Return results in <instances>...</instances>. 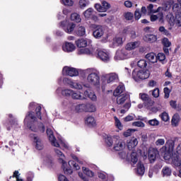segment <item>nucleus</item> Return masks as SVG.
Returning a JSON list of instances; mask_svg holds the SVG:
<instances>
[{
    "instance_id": "31",
    "label": "nucleus",
    "mask_w": 181,
    "mask_h": 181,
    "mask_svg": "<svg viewBox=\"0 0 181 181\" xmlns=\"http://www.w3.org/2000/svg\"><path fill=\"white\" fill-rule=\"evenodd\" d=\"M128 97L129 95L127 94L123 93L117 98V103L119 104V105L124 104V103L128 100Z\"/></svg>"
},
{
    "instance_id": "40",
    "label": "nucleus",
    "mask_w": 181,
    "mask_h": 181,
    "mask_svg": "<svg viewBox=\"0 0 181 181\" xmlns=\"http://www.w3.org/2000/svg\"><path fill=\"white\" fill-rule=\"evenodd\" d=\"M68 163H69V165L71 168H74V169H75V170H80V165H78V164H77V163H76V161L69 160Z\"/></svg>"
},
{
    "instance_id": "5",
    "label": "nucleus",
    "mask_w": 181,
    "mask_h": 181,
    "mask_svg": "<svg viewBox=\"0 0 181 181\" xmlns=\"http://www.w3.org/2000/svg\"><path fill=\"white\" fill-rule=\"evenodd\" d=\"M71 98L73 100H86V98H90L92 101H97V95L93 91L88 89L83 92V95H81L80 92H76L73 90L72 94L71 95Z\"/></svg>"
},
{
    "instance_id": "50",
    "label": "nucleus",
    "mask_w": 181,
    "mask_h": 181,
    "mask_svg": "<svg viewBox=\"0 0 181 181\" xmlns=\"http://www.w3.org/2000/svg\"><path fill=\"white\" fill-rule=\"evenodd\" d=\"M135 131L136 130L134 129H127L123 133V135L125 136V138H128V136H131V135H132V132H135Z\"/></svg>"
},
{
    "instance_id": "62",
    "label": "nucleus",
    "mask_w": 181,
    "mask_h": 181,
    "mask_svg": "<svg viewBox=\"0 0 181 181\" xmlns=\"http://www.w3.org/2000/svg\"><path fill=\"white\" fill-rule=\"evenodd\" d=\"M152 95L154 98L159 97V88H156L152 91Z\"/></svg>"
},
{
    "instance_id": "14",
    "label": "nucleus",
    "mask_w": 181,
    "mask_h": 181,
    "mask_svg": "<svg viewBox=\"0 0 181 181\" xmlns=\"http://www.w3.org/2000/svg\"><path fill=\"white\" fill-rule=\"evenodd\" d=\"M61 27L63 28L66 33H71L74 30V28H76V24L66 21L61 23Z\"/></svg>"
},
{
    "instance_id": "45",
    "label": "nucleus",
    "mask_w": 181,
    "mask_h": 181,
    "mask_svg": "<svg viewBox=\"0 0 181 181\" xmlns=\"http://www.w3.org/2000/svg\"><path fill=\"white\" fill-rule=\"evenodd\" d=\"M61 2L65 6H73L74 5V0H61Z\"/></svg>"
},
{
    "instance_id": "28",
    "label": "nucleus",
    "mask_w": 181,
    "mask_h": 181,
    "mask_svg": "<svg viewBox=\"0 0 181 181\" xmlns=\"http://www.w3.org/2000/svg\"><path fill=\"white\" fill-rule=\"evenodd\" d=\"M136 145H138L137 139H132L131 140L127 141V148L129 151L134 149Z\"/></svg>"
},
{
    "instance_id": "32",
    "label": "nucleus",
    "mask_w": 181,
    "mask_h": 181,
    "mask_svg": "<svg viewBox=\"0 0 181 181\" xmlns=\"http://www.w3.org/2000/svg\"><path fill=\"white\" fill-rule=\"evenodd\" d=\"M172 164L176 167L180 166L181 165L180 157H179L177 155H174L172 157Z\"/></svg>"
},
{
    "instance_id": "49",
    "label": "nucleus",
    "mask_w": 181,
    "mask_h": 181,
    "mask_svg": "<svg viewBox=\"0 0 181 181\" xmlns=\"http://www.w3.org/2000/svg\"><path fill=\"white\" fill-rule=\"evenodd\" d=\"M133 127H138L139 128L145 127V123L141 121H137L132 123Z\"/></svg>"
},
{
    "instance_id": "38",
    "label": "nucleus",
    "mask_w": 181,
    "mask_h": 181,
    "mask_svg": "<svg viewBox=\"0 0 181 181\" xmlns=\"http://www.w3.org/2000/svg\"><path fill=\"white\" fill-rule=\"evenodd\" d=\"M71 19L77 23H80V22H81V18H80V15L77 14V13H72L71 15Z\"/></svg>"
},
{
    "instance_id": "59",
    "label": "nucleus",
    "mask_w": 181,
    "mask_h": 181,
    "mask_svg": "<svg viewBox=\"0 0 181 181\" xmlns=\"http://www.w3.org/2000/svg\"><path fill=\"white\" fill-rule=\"evenodd\" d=\"M40 111H42V107L40 106H37L35 109V112H36V115L37 117V118H39V119H42V116H41V112Z\"/></svg>"
},
{
    "instance_id": "13",
    "label": "nucleus",
    "mask_w": 181,
    "mask_h": 181,
    "mask_svg": "<svg viewBox=\"0 0 181 181\" xmlns=\"http://www.w3.org/2000/svg\"><path fill=\"white\" fill-rule=\"evenodd\" d=\"M62 74L64 76H69L70 77H76L78 76V71L76 68L65 66L63 68Z\"/></svg>"
},
{
    "instance_id": "1",
    "label": "nucleus",
    "mask_w": 181,
    "mask_h": 181,
    "mask_svg": "<svg viewBox=\"0 0 181 181\" xmlns=\"http://www.w3.org/2000/svg\"><path fill=\"white\" fill-rule=\"evenodd\" d=\"M47 134L51 145L55 147L54 151L57 158H59V163H62V168L65 175H71L73 173V170L67 168V163L64 161V158H66L64 153H63L60 149H58V148L62 147L65 149H69V144L60 139L57 140L56 137H54V135L53 134V130L50 128L47 129Z\"/></svg>"
},
{
    "instance_id": "60",
    "label": "nucleus",
    "mask_w": 181,
    "mask_h": 181,
    "mask_svg": "<svg viewBox=\"0 0 181 181\" xmlns=\"http://www.w3.org/2000/svg\"><path fill=\"white\" fill-rule=\"evenodd\" d=\"M164 91V98H169V96L170 95V90L168 87L164 88L163 89Z\"/></svg>"
},
{
    "instance_id": "29",
    "label": "nucleus",
    "mask_w": 181,
    "mask_h": 181,
    "mask_svg": "<svg viewBox=\"0 0 181 181\" xmlns=\"http://www.w3.org/2000/svg\"><path fill=\"white\" fill-rule=\"evenodd\" d=\"M146 59L150 62V63H156L158 62V58H156V54L153 52H150L146 55Z\"/></svg>"
},
{
    "instance_id": "46",
    "label": "nucleus",
    "mask_w": 181,
    "mask_h": 181,
    "mask_svg": "<svg viewBox=\"0 0 181 181\" xmlns=\"http://www.w3.org/2000/svg\"><path fill=\"white\" fill-rule=\"evenodd\" d=\"M124 109L120 110L121 114H125L127 111H128L129 108H131V103H126L125 105H124Z\"/></svg>"
},
{
    "instance_id": "8",
    "label": "nucleus",
    "mask_w": 181,
    "mask_h": 181,
    "mask_svg": "<svg viewBox=\"0 0 181 181\" xmlns=\"http://www.w3.org/2000/svg\"><path fill=\"white\" fill-rule=\"evenodd\" d=\"M132 54L133 53L131 52V50H128L127 48H125L116 52L115 60H124V59H129V57H132Z\"/></svg>"
},
{
    "instance_id": "33",
    "label": "nucleus",
    "mask_w": 181,
    "mask_h": 181,
    "mask_svg": "<svg viewBox=\"0 0 181 181\" xmlns=\"http://www.w3.org/2000/svg\"><path fill=\"white\" fill-rule=\"evenodd\" d=\"M160 11V7H158L156 10L153 9V4H149L147 6V14L152 15V13H158Z\"/></svg>"
},
{
    "instance_id": "36",
    "label": "nucleus",
    "mask_w": 181,
    "mask_h": 181,
    "mask_svg": "<svg viewBox=\"0 0 181 181\" xmlns=\"http://www.w3.org/2000/svg\"><path fill=\"white\" fill-rule=\"evenodd\" d=\"M93 13H94V10L91 8H88L86 11L83 12L84 17L86 19H90V18L93 16Z\"/></svg>"
},
{
    "instance_id": "11",
    "label": "nucleus",
    "mask_w": 181,
    "mask_h": 181,
    "mask_svg": "<svg viewBox=\"0 0 181 181\" xmlns=\"http://www.w3.org/2000/svg\"><path fill=\"white\" fill-rule=\"evenodd\" d=\"M93 29H94L93 35L95 39H100L102 36L105 35V27L103 25H93Z\"/></svg>"
},
{
    "instance_id": "12",
    "label": "nucleus",
    "mask_w": 181,
    "mask_h": 181,
    "mask_svg": "<svg viewBox=\"0 0 181 181\" xmlns=\"http://www.w3.org/2000/svg\"><path fill=\"white\" fill-rule=\"evenodd\" d=\"M93 43V41L88 38H81L76 41V45L77 47H88V49H90V47H93L91 44Z\"/></svg>"
},
{
    "instance_id": "47",
    "label": "nucleus",
    "mask_w": 181,
    "mask_h": 181,
    "mask_svg": "<svg viewBox=\"0 0 181 181\" xmlns=\"http://www.w3.org/2000/svg\"><path fill=\"white\" fill-rule=\"evenodd\" d=\"M98 176L103 181L108 180V175L105 173H98Z\"/></svg>"
},
{
    "instance_id": "22",
    "label": "nucleus",
    "mask_w": 181,
    "mask_h": 181,
    "mask_svg": "<svg viewBox=\"0 0 181 181\" xmlns=\"http://www.w3.org/2000/svg\"><path fill=\"white\" fill-rule=\"evenodd\" d=\"M105 77L108 84H110V83H112L118 80V74H117L116 73H111L109 74H106Z\"/></svg>"
},
{
    "instance_id": "16",
    "label": "nucleus",
    "mask_w": 181,
    "mask_h": 181,
    "mask_svg": "<svg viewBox=\"0 0 181 181\" xmlns=\"http://www.w3.org/2000/svg\"><path fill=\"white\" fill-rule=\"evenodd\" d=\"M158 156H159V151L158 149L154 148H150L148 149V160L150 163H154Z\"/></svg>"
},
{
    "instance_id": "63",
    "label": "nucleus",
    "mask_w": 181,
    "mask_h": 181,
    "mask_svg": "<svg viewBox=\"0 0 181 181\" xmlns=\"http://www.w3.org/2000/svg\"><path fill=\"white\" fill-rule=\"evenodd\" d=\"M159 32H161V33H163V35H169V31L166 29H165V27L163 26H160L159 28Z\"/></svg>"
},
{
    "instance_id": "64",
    "label": "nucleus",
    "mask_w": 181,
    "mask_h": 181,
    "mask_svg": "<svg viewBox=\"0 0 181 181\" xmlns=\"http://www.w3.org/2000/svg\"><path fill=\"white\" fill-rule=\"evenodd\" d=\"M33 173L32 172H29L28 174H27V181H32L33 180Z\"/></svg>"
},
{
    "instance_id": "44",
    "label": "nucleus",
    "mask_w": 181,
    "mask_h": 181,
    "mask_svg": "<svg viewBox=\"0 0 181 181\" xmlns=\"http://www.w3.org/2000/svg\"><path fill=\"white\" fill-rule=\"evenodd\" d=\"M114 119L115 126L117 127V128H118V129L121 131L122 129V124H121V121H119V119H118L117 116L114 117Z\"/></svg>"
},
{
    "instance_id": "55",
    "label": "nucleus",
    "mask_w": 181,
    "mask_h": 181,
    "mask_svg": "<svg viewBox=\"0 0 181 181\" xmlns=\"http://www.w3.org/2000/svg\"><path fill=\"white\" fill-rule=\"evenodd\" d=\"M148 124L151 127H158L159 125V121L156 119H153L148 121Z\"/></svg>"
},
{
    "instance_id": "57",
    "label": "nucleus",
    "mask_w": 181,
    "mask_h": 181,
    "mask_svg": "<svg viewBox=\"0 0 181 181\" xmlns=\"http://www.w3.org/2000/svg\"><path fill=\"white\" fill-rule=\"evenodd\" d=\"M157 60H159V62H163L166 59V56L163 53H158L156 56Z\"/></svg>"
},
{
    "instance_id": "35",
    "label": "nucleus",
    "mask_w": 181,
    "mask_h": 181,
    "mask_svg": "<svg viewBox=\"0 0 181 181\" xmlns=\"http://www.w3.org/2000/svg\"><path fill=\"white\" fill-rule=\"evenodd\" d=\"M122 37H116L115 38L113 39L112 45L113 47H117L121 45H122Z\"/></svg>"
},
{
    "instance_id": "19",
    "label": "nucleus",
    "mask_w": 181,
    "mask_h": 181,
    "mask_svg": "<svg viewBox=\"0 0 181 181\" xmlns=\"http://www.w3.org/2000/svg\"><path fill=\"white\" fill-rule=\"evenodd\" d=\"M141 46V42L140 41H134L128 42L125 45L126 50H130V52H132V50H135V49H138Z\"/></svg>"
},
{
    "instance_id": "3",
    "label": "nucleus",
    "mask_w": 181,
    "mask_h": 181,
    "mask_svg": "<svg viewBox=\"0 0 181 181\" xmlns=\"http://www.w3.org/2000/svg\"><path fill=\"white\" fill-rule=\"evenodd\" d=\"M24 124L34 132H37V131L45 132V125L42 123H40L37 127H35V125H37V121H36V117H35V115H33V112H29L28 115L25 116Z\"/></svg>"
},
{
    "instance_id": "42",
    "label": "nucleus",
    "mask_w": 181,
    "mask_h": 181,
    "mask_svg": "<svg viewBox=\"0 0 181 181\" xmlns=\"http://www.w3.org/2000/svg\"><path fill=\"white\" fill-rule=\"evenodd\" d=\"M83 172L85 173V175H86V176H88L89 177H93V176H94V173L86 167H83Z\"/></svg>"
},
{
    "instance_id": "56",
    "label": "nucleus",
    "mask_w": 181,
    "mask_h": 181,
    "mask_svg": "<svg viewBox=\"0 0 181 181\" xmlns=\"http://www.w3.org/2000/svg\"><path fill=\"white\" fill-rule=\"evenodd\" d=\"M139 98L142 101H149V95L146 93H139Z\"/></svg>"
},
{
    "instance_id": "51",
    "label": "nucleus",
    "mask_w": 181,
    "mask_h": 181,
    "mask_svg": "<svg viewBox=\"0 0 181 181\" xmlns=\"http://www.w3.org/2000/svg\"><path fill=\"white\" fill-rule=\"evenodd\" d=\"M88 1L87 0H80L79 1V6L81 9H84L86 6H88Z\"/></svg>"
},
{
    "instance_id": "30",
    "label": "nucleus",
    "mask_w": 181,
    "mask_h": 181,
    "mask_svg": "<svg viewBox=\"0 0 181 181\" xmlns=\"http://www.w3.org/2000/svg\"><path fill=\"white\" fill-rule=\"evenodd\" d=\"M124 91H125V86H124V85H119L115 90V91L113 93V95H115V97H118V95H121V94H122V93H124Z\"/></svg>"
},
{
    "instance_id": "61",
    "label": "nucleus",
    "mask_w": 181,
    "mask_h": 181,
    "mask_svg": "<svg viewBox=\"0 0 181 181\" xmlns=\"http://www.w3.org/2000/svg\"><path fill=\"white\" fill-rule=\"evenodd\" d=\"M156 145L157 146H162V145H165V139H158L156 141Z\"/></svg>"
},
{
    "instance_id": "52",
    "label": "nucleus",
    "mask_w": 181,
    "mask_h": 181,
    "mask_svg": "<svg viewBox=\"0 0 181 181\" xmlns=\"http://www.w3.org/2000/svg\"><path fill=\"white\" fill-rule=\"evenodd\" d=\"M174 4V1L170 0V1H168L165 3V6L164 7V11H169V9H170V8H172L173 4Z\"/></svg>"
},
{
    "instance_id": "10",
    "label": "nucleus",
    "mask_w": 181,
    "mask_h": 181,
    "mask_svg": "<svg viewBox=\"0 0 181 181\" xmlns=\"http://www.w3.org/2000/svg\"><path fill=\"white\" fill-rule=\"evenodd\" d=\"M119 156L122 159H125L126 158V159L127 160H130V162H132L133 165H136L138 162V154L136 153V152H132L129 157L128 155L127 156L125 151H122L119 153Z\"/></svg>"
},
{
    "instance_id": "20",
    "label": "nucleus",
    "mask_w": 181,
    "mask_h": 181,
    "mask_svg": "<svg viewBox=\"0 0 181 181\" xmlns=\"http://www.w3.org/2000/svg\"><path fill=\"white\" fill-rule=\"evenodd\" d=\"M75 49H76V46L74 45V44L71 42H65L62 45V50H64V52H66L67 53H70L71 52H74Z\"/></svg>"
},
{
    "instance_id": "34",
    "label": "nucleus",
    "mask_w": 181,
    "mask_h": 181,
    "mask_svg": "<svg viewBox=\"0 0 181 181\" xmlns=\"http://www.w3.org/2000/svg\"><path fill=\"white\" fill-rule=\"evenodd\" d=\"M172 10L175 15H181V4L180 3L174 4Z\"/></svg>"
},
{
    "instance_id": "7",
    "label": "nucleus",
    "mask_w": 181,
    "mask_h": 181,
    "mask_svg": "<svg viewBox=\"0 0 181 181\" xmlns=\"http://www.w3.org/2000/svg\"><path fill=\"white\" fill-rule=\"evenodd\" d=\"M63 83L64 84H67L68 86H69L71 88H74L75 90H83V88H90L91 87L89 83L83 85L79 82L74 81L69 78H64Z\"/></svg>"
},
{
    "instance_id": "21",
    "label": "nucleus",
    "mask_w": 181,
    "mask_h": 181,
    "mask_svg": "<svg viewBox=\"0 0 181 181\" xmlns=\"http://www.w3.org/2000/svg\"><path fill=\"white\" fill-rule=\"evenodd\" d=\"M150 19L151 22H156L158 21L160 23H163V13L160 12L157 15L151 14L150 15Z\"/></svg>"
},
{
    "instance_id": "15",
    "label": "nucleus",
    "mask_w": 181,
    "mask_h": 181,
    "mask_svg": "<svg viewBox=\"0 0 181 181\" xmlns=\"http://www.w3.org/2000/svg\"><path fill=\"white\" fill-rule=\"evenodd\" d=\"M83 107H85V111H86V112H95L96 111L95 105L90 103L86 105H77L75 108L76 111H80V108Z\"/></svg>"
},
{
    "instance_id": "17",
    "label": "nucleus",
    "mask_w": 181,
    "mask_h": 181,
    "mask_svg": "<svg viewBox=\"0 0 181 181\" xmlns=\"http://www.w3.org/2000/svg\"><path fill=\"white\" fill-rule=\"evenodd\" d=\"M30 136V138L33 139V142L35 145L36 149H37L38 151H42V149H43L44 148L42 139H40V138L37 136V135L33 134H31Z\"/></svg>"
},
{
    "instance_id": "37",
    "label": "nucleus",
    "mask_w": 181,
    "mask_h": 181,
    "mask_svg": "<svg viewBox=\"0 0 181 181\" xmlns=\"http://www.w3.org/2000/svg\"><path fill=\"white\" fill-rule=\"evenodd\" d=\"M86 123L89 127H94V125H95V119H94V117L91 116L88 117L86 119Z\"/></svg>"
},
{
    "instance_id": "27",
    "label": "nucleus",
    "mask_w": 181,
    "mask_h": 181,
    "mask_svg": "<svg viewBox=\"0 0 181 181\" xmlns=\"http://www.w3.org/2000/svg\"><path fill=\"white\" fill-rule=\"evenodd\" d=\"M161 175L163 177H169V176L172 175V169L169 167H164L162 169Z\"/></svg>"
},
{
    "instance_id": "43",
    "label": "nucleus",
    "mask_w": 181,
    "mask_h": 181,
    "mask_svg": "<svg viewBox=\"0 0 181 181\" xmlns=\"http://www.w3.org/2000/svg\"><path fill=\"white\" fill-rule=\"evenodd\" d=\"M174 23L176 26L180 27L181 26V14H176L175 18L174 20Z\"/></svg>"
},
{
    "instance_id": "23",
    "label": "nucleus",
    "mask_w": 181,
    "mask_h": 181,
    "mask_svg": "<svg viewBox=\"0 0 181 181\" xmlns=\"http://www.w3.org/2000/svg\"><path fill=\"white\" fill-rule=\"evenodd\" d=\"M62 92V95H64V97H71V94L73 93V90L71 89H62L59 88L57 89L56 93L57 94H59V93Z\"/></svg>"
},
{
    "instance_id": "2",
    "label": "nucleus",
    "mask_w": 181,
    "mask_h": 181,
    "mask_svg": "<svg viewBox=\"0 0 181 181\" xmlns=\"http://www.w3.org/2000/svg\"><path fill=\"white\" fill-rule=\"evenodd\" d=\"M80 54H87L88 56H94V54H97L98 59L102 60V62H110V59H111V55H110V52L105 49H95L94 47L88 48H82L79 51Z\"/></svg>"
},
{
    "instance_id": "26",
    "label": "nucleus",
    "mask_w": 181,
    "mask_h": 181,
    "mask_svg": "<svg viewBox=\"0 0 181 181\" xmlns=\"http://www.w3.org/2000/svg\"><path fill=\"white\" fill-rule=\"evenodd\" d=\"M144 40H145V42H149L150 43H153V42H156V40H158V38L155 35L147 34L144 37Z\"/></svg>"
},
{
    "instance_id": "9",
    "label": "nucleus",
    "mask_w": 181,
    "mask_h": 181,
    "mask_svg": "<svg viewBox=\"0 0 181 181\" xmlns=\"http://www.w3.org/2000/svg\"><path fill=\"white\" fill-rule=\"evenodd\" d=\"M114 149L115 151H124L125 149V142L121 139L118 135L113 136Z\"/></svg>"
},
{
    "instance_id": "48",
    "label": "nucleus",
    "mask_w": 181,
    "mask_h": 181,
    "mask_svg": "<svg viewBox=\"0 0 181 181\" xmlns=\"http://www.w3.org/2000/svg\"><path fill=\"white\" fill-rule=\"evenodd\" d=\"M105 142L108 146H112V144H114V136L111 137V136H107Z\"/></svg>"
},
{
    "instance_id": "58",
    "label": "nucleus",
    "mask_w": 181,
    "mask_h": 181,
    "mask_svg": "<svg viewBox=\"0 0 181 181\" xmlns=\"http://www.w3.org/2000/svg\"><path fill=\"white\" fill-rule=\"evenodd\" d=\"M162 43L165 47H170V45H172V43L169 41V39L168 38H163L162 40Z\"/></svg>"
},
{
    "instance_id": "53",
    "label": "nucleus",
    "mask_w": 181,
    "mask_h": 181,
    "mask_svg": "<svg viewBox=\"0 0 181 181\" xmlns=\"http://www.w3.org/2000/svg\"><path fill=\"white\" fill-rule=\"evenodd\" d=\"M160 117L162 121H164V122H168L169 120V115L166 112H163L160 115Z\"/></svg>"
},
{
    "instance_id": "25",
    "label": "nucleus",
    "mask_w": 181,
    "mask_h": 181,
    "mask_svg": "<svg viewBox=\"0 0 181 181\" xmlns=\"http://www.w3.org/2000/svg\"><path fill=\"white\" fill-rule=\"evenodd\" d=\"M179 122H180V116L179 114L175 113L172 117L171 125H173V127H178Z\"/></svg>"
},
{
    "instance_id": "24",
    "label": "nucleus",
    "mask_w": 181,
    "mask_h": 181,
    "mask_svg": "<svg viewBox=\"0 0 181 181\" xmlns=\"http://www.w3.org/2000/svg\"><path fill=\"white\" fill-rule=\"evenodd\" d=\"M136 171L139 176H144L145 173V166L144 165V163H142V162L139 161L137 164Z\"/></svg>"
},
{
    "instance_id": "4",
    "label": "nucleus",
    "mask_w": 181,
    "mask_h": 181,
    "mask_svg": "<svg viewBox=\"0 0 181 181\" xmlns=\"http://www.w3.org/2000/svg\"><path fill=\"white\" fill-rule=\"evenodd\" d=\"M84 74H88L87 81L91 86H94L98 88H100V73L97 69L88 68L83 71Z\"/></svg>"
},
{
    "instance_id": "39",
    "label": "nucleus",
    "mask_w": 181,
    "mask_h": 181,
    "mask_svg": "<svg viewBox=\"0 0 181 181\" xmlns=\"http://www.w3.org/2000/svg\"><path fill=\"white\" fill-rule=\"evenodd\" d=\"M137 66L140 69H145V67H146V66H148V62L145 59H140L137 62Z\"/></svg>"
},
{
    "instance_id": "41",
    "label": "nucleus",
    "mask_w": 181,
    "mask_h": 181,
    "mask_svg": "<svg viewBox=\"0 0 181 181\" xmlns=\"http://www.w3.org/2000/svg\"><path fill=\"white\" fill-rule=\"evenodd\" d=\"M76 34L78 36H84V35H86V28L83 26H79L76 31Z\"/></svg>"
},
{
    "instance_id": "6",
    "label": "nucleus",
    "mask_w": 181,
    "mask_h": 181,
    "mask_svg": "<svg viewBox=\"0 0 181 181\" xmlns=\"http://www.w3.org/2000/svg\"><path fill=\"white\" fill-rule=\"evenodd\" d=\"M149 76H151L149 70L135 69L132 71V78H134L135 81H139V80H146V78H149Z\"/></svg>"
},
{
    "instance_id": "18",
    "label": "nucleus",
    "mask_w": 181,
    "mask_h": 181,
    "mask_svg": "<svg viewBox=\"0 0 181 181\" xmlns=\"http://www.w3.org/2000/svg\"><path fill=\"white\" fill-rule=\"evenodd\" d=\"M95 8L98 12H107V11L111 8V4L104 1L102 2V5L96 4L95 5Z\"/></svg>"
},
{
    "instance_id": "54",
    "label": "nucleus",
    "mask_w": 181,
    "mask_h": 181,
    "mask_svg": "<svg viewBox=\"0 0 181 181\" xmlns=\"http://www.w3.org/2000/svg\"><path fill=\"white\" fill-rule=\"evenodd\" d=\"M124 18L126 21H132V19H134V13L131 12L125 13Z\"/></svg>"
}]
</instances>
